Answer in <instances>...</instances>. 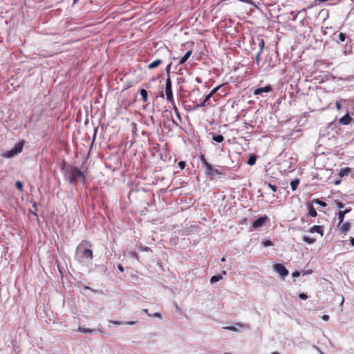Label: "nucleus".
I'll list each match as a JSON object with an SVG mask.
<instances>
[{
    "instance_id": "nucleus-1",
    "label": "nucleus",
    "mask_w": 354,
    "mask_h": 354,
    "mask_svg": "<svg viewBox=\"0 0 354 354\" xmlns=\"http://www.w3.org/2000/svg\"><path fill=\"white\" fill-rule=\"evenodd\" d=\"M90 243L87 241H82L77 247L75 257L78 259H86L91 260L93 259V252L89 248Z\"/></svg>"
},
{
    "instance_id": "nucleus-2",
    "label": "nucleus",
    "mask_w": 354,
    "mask_h": 354,
    "mask_svg": "<svg viewBox=\"0 0 354 354\" xmlns=\"http://www.w3.org/2000/svg\"><path fill=\"white\" fill-rule=\"evenodd\" d=\"M219 88L220 86H217L212 89V91L205 96V99L200 104H196L194 106V109H198L205 106H214L218 100V97L214 96V95L219 89Z\"/></svg>"
},
{
    "instance_id": "nucleus-3",
    "label": "nucleus",
    "mask_w": 354,
    "mask_h": 354,
    "mask_svg": "<svg viewBox=\"0 0 354 354\" xmlns=\"http://www.w3.org/2000/svg\"><path fill=\"white\" fill-rule=\"evenodd\" d=\"M68 178L71 184H75L78 182L84 183L85 180V176L84 174L77 167H71L68 171Z\"/></svg>"
},
{
    "instance_id": "nucleus-4",
    "label": "nucleus",
    "mask_w": 354,
    "mask_h": 354,
    "mask_svg": "<svg viewBox=\"0 0 354 354\" xmlns=\"http://www.w3.org/2000/svg\"><path fill=\"white\" fill-rule=\"evenodd\" d=\"M165 95H166L167 101L169 102H170L171 104H174V97H173L172 88H171V80L169 75L166 80Z\"/></svg>"
},
{
    "instance_id": "nucleus-5",
    "label": "nucleus",
    "mask_w": 354,
    "mask_h": 354,
    "mask_svg": "<svg viewBox=\"0 0 354 354\" xmlns=\"http://www.w3.org/2000/svg\"><path fill=\"white\" fill-rule=\"evenodd\" d=\"M273 268L282 277H285L288 274V270L282 264L276 263L274 265Z\"/></svg>"
},
{
    "instance_id": "nucleus-6",
    "label": "nucleus",
    "mask_w": 354,
    "mask_h": 354,
    "mask_svg": "<svg viewBox=\"0 0 354 354\" xmlns=\"http://www.w3.org/2000/svg\"><path fill=\"white\" fill-rule=\"evenodd\" d=\"M205 168V174L210 178V179H213L214 176L216 174H219L217 169H214L212 165L208 163L206 165L203 166Z\"/></svg>"
},
{
    "instance_id": "nucleus-7",
    "label": "nucleus",
    "mask_w": 354,
    "mask_h": 354,
    "mask_svg": "<svg viewBox=\"0 0 354 354\" xmlns=\"http://www.w3.org/2000/svg\"><path fill=\"white\" fill-rule=\"evenodd\" d=\"M353 120V119L352 117L349 115V113H347L345 115L338 120V123L342 125H348Z\"/></svg>"
},
{
    "instance_id": "nucleus-8",
    "label": "nucleus",
    "mask_w": 354,
    "mask_h": 354,
    "mask_svg": "<svg viewBox=\"0 0 354 354\" xmlns=\"http://www.w3.org/2000/svg\"><path fill=\"white\" fill-rule=\"evenodd\" d=\"M267 219H268V217L266 216H261V217L259 218L258 219H257L256 221H254L253 222V223H252L253 228H259V227H262L265 224Z\"/></svg>"
},
{
    "instance_id": "nucleus-9",
    "label": "nucleus",
    "mask_w": 354,
    "mask_h": 354,
    "mask_svg": "<svg viewBox=\"0 0 354 354\" xmlns=\"http://www.w3.org/2000/svg\"><path fill=\"white\" fill-rule=\"evenodd\" d=\"M271 91H272L271 86L268 85V86H266L265 87H261V88H256L254 91V95H261L263 93H268V92H270Z\"/></svg>"
},
{
    "instance_id": "nucleus-10",
    "label": "nucleus",
    "mask_w": 354,
    "mask_h": 354,
    "mask_svg": "<svg viewBox=\"0 0 354 354\" xmlns=\"http://www.w3.org/2000/svg\"><path fill=\"white\" fill-rule=\"evenodd\" d=\"M257 40L259 41V50L256 55V59L258 62L264 48L265 42L261 38H258Z\"/></svg>"
},
{
    "instance_id": "nucleus-11",
    "label": "nucleus",
    "mask_w": 354,
    "mask_h": 354,
    "mask_svg": "<svg viewBox=\"0 0 354 354\" xmlns=\"http://www.w3.org/2000/svg\"><path fill=\"white\" fill-rule=\"evenodd\" d=\"M309 232H310V233L317 232V233L320 234L321 236L324 235L322 227L320 226V225H314V226H313L309 230Z\"/></svg>"
},
{
    "instance_id": "nucleus-12",
    "label": "nucleus",
    "mask_w": 354,
    "mask_h": 354,
    "mask_svg": "<svg viewBox=\"0 0 354 354\" xmlns=\"http://www.w3.org/2000/svg\"><path fill=\"white\" fill-rule=\"evenodd\" d=\"M192 53V50L187 51L180 59L178 64L182 65L187 62Z\"/></svg>"
},
{
    "instance_id": "nucleus-13",
    "label": "nucleus",
    "mask_w": 354,
    "mask_h": 354,
    "mask_svg": "<svg viewBox=\"0 0 354 354\" xmlns=\"http://www.w3.org/2000/svg\"><path fill=\"white\" fill-rule=\"evenodd\" d=\"M350 228H351V223L349 222H346L340 226V231L343 234H346L348 232Z\"/></svg>"
},
{
    "instance_id": "nucleus-14",
    "label": "nucleus",
    "mask_w": 354,
    "mask_h": 354,
    "mask_svg": "<svg viewBox=\"0 0 354 354\" xmlns=\"http://www.w3.org/2000/svg\"><path fill=\"white\" fill-rule=\"evenodd\" d=\"M162 61L160 59H158L151 64H149L147 66L149 69H153L158 66H159L162 64Z\"/></svg>"
},
{
    "instance_id": "nucleus-15",
    "label": "nucleus",
    "mask_w": 354,
    "mask_h": 354,
    "mask_svg": "<svg viewBox=\"0 0 354 354\" xmlns=\"http://www.w3.org/2000/svg\"><path fill=\"white\" fill-rule=\"evenodd\" d=\"M308 214L310 216H311L312 217L317 216V212L312 204H309L308 205Z\"/></svg>"
},
{
    "instance_id": "nucleus-16",
    "label": "nucleus",
    "mask_w": 354,
    "mask_h": 354,
    "mask_svg": "<svg viewBox=\"0 0 354 354\" xmlns=\"http://www.w3.org/2000/svg\"><path fill=\"white\" fill-rule=\"evenodd\" d=\"M351 169L349 167L342 168L340 169L339 175L341 177L348 176L351 173Z\"/></svg>"
},
{
    "instance_id": "nucleus-17",
    "label": "nucleus",
    "mask_w": 354,
    "mask_h": 354,
    "mask_svg": "<svg viewBox=\"0 0 354 354\" xmlns=\"http://www.w3.org/2000/svg\"><path fill=\"white\" fill-rule=\"evenodd\" d=\"M23 147L24 144L22 142H17L12 149L18 154L22 151Z\"/></svg>"
},
{
    "instance_id": "nucleus-18",
    "label": "nucleus",
    "mask_w": 354,
    "mask_h": 354,
    "mask_svg": "<svg viewBox=\"0 0 354 354\" xmlns=\"http://www.w3.org/2000/svg\"><path fill=\"white\" fill-rule=\"evenodd\" d=\"M299 184V179L295 178L290 182V187L292 191H295Z\"/></svg>"
},
{
    "instance_id": "nucleus-19",
    "label": "nucleus",
    "mask_w": 354,
    "mask_h": 354,
    "mask_svg": "<svg viewBox=\"0 0 354 354\" xmlns=\"http://www.w3.org/2000/svg\"><path fill=\"white\" fill-rule=\"evenodd\" d=\"M140 95L142 96V100L144 102H147L148 99V93L145 89L140 90Z\"/></svg>"
},
{
    "instance_id": "nucleus-20",
    "label": "nucleus",
    "mask_w": 354,
    "mask_h": 354,
    "mask_svg": "<svg viewBox=\"0 0 354 354\" xmlns=\"http://www.w3.org/2000/svg\"><path fill=\"white\" fill-rule=\"evenodd\" d=\"M338 220H339V224L338 227L340 226L341 223H343L344 216H345V212H342V211H339L337 213Z\"/></svg>"
},
{
    "instance_id": "nucleus-21",
    "label": "nucleus",
    "mask_w": 354,
    "mask_h": 354,
    "mask_svg": "<svg viewBox=\"0 0 354 354\" xmlns=\"http://www.w3.org/2000/svg\"><path fill=\"white\" fill-rule=\"evenodd\" d=\"M212 140L216 142H222L224 137L222 135H213Z\"/></svg>"
},
{
    "instance_id": "nucleus-22",
    "label": "nucleus",
    "mask_w": 354,
    "mask_h": 354,
    "mask_svg": "<svg viewBox=\"0 0 354 354\" xmlns=\"http://www.w3.org/2000/svg\"><path fill=\"white\" fill-rule=\"evenodd\" d=\"M16 155H17V153L14 151L13 149H12L10 151H7L4 154V156L6 158H12V157L15 156Z\"/></svg>"
},
{
    "instance_id": "nucleus-23",
    "label": "nucleus",
    "mask_w": 354,
    "mask_h": 354,
    "mask_svg": "<svg viewBox=\"0 0 354 354\" xmlns=\"http://www.w3.org/2000/svg\"><path fill=\"white\" fill-rule=\"evenodd\" d=\"M16 155H17V153L14 151L13 149H12L10 151H7L4 154V156L6 158H12V157L15 156Z\"/></svg>"
},
{
    "instance_id": "nucleus-24",
    "label": "nucleus",
    "mask_w": 354,
    "mask_h": 354,
    "mask_svg": "<svg viewBox=\"0 0 354 354\" xmlns=\"http://www.w3.org/2000/svg\"><path fill=\"white\" fill-rule=\"evenodd\" d=\"M302 240L308 244H313L315 242V239L308 237L307 236H304L302 238Z\"/></svg>"
},
{
    "instance_id": "nucleus-25",
    "label": "nucleus",
    "mask_w": 354,
    "mask_h": 354,
    "mask_svg": "<svg viewBox=\"0 0 354 354\" xmlns=\"http://www.w3.org/2000/svg\"><path fill=\"white\" fill-rule=\"evenodd\" d=\"M256 160H257V157L255 155H251L249 158V159L247 161V163L249 165H253L255 164L256 162Z\"/></svg>"
},
{
    "instance_id": "nucleus-26",
    "label": "nucleus",
    "mask_w": 354,
    "mask_h": 354,
    "mask_svg": "<svg viewBox=\"0 0 354 354\" xmlns=\"http://www.w3.org/2000/svg\"><path fill=\"white\" fill-rule=\"evenodd\" d=\"M222 279V275L220 274V275H214V276H212L210 279V282L211 283H214L217 281H218L219 280H221Z\"/></svg>"
},
{
    "instance_id": "nucleus-27",
    "label": "nucleus",
    "mask_w": 354,
    "mask_h": 354,
    "mask_svg": "<svg viewBox=\"0 0 354 354\" xmlns=\"http://www.w3.org/2000/svg\"><path fill=\"white\" fill-rule=\"evenodd\" d=\"M93 330H93V329L86 328H83L81 326H80L78 328V331L83 333H91L93 332Z\"/></svg>"
},
{
    "instance_id": "nucleus-28",
    "label": "nucleus",
    "mask_w": 354,
    "mask_h": 354,
    "mask_svg": "<svg viewBox=\"0 0 354 354\" xmlns=\"http://www.w3.org/2000/svg\"><path fill=\"white\" fill-rule=\"evenodd\" d=\"M345 39H346V35H345V34H344V33L341 32V33H339V35H338V40H337V41H338L339 43H342V42H343V41H345Z\"/></svg>"
},
{
    "instance_id": "nucleus-29",
    "label": "nucleus",
    "mask_w": 354,
    "mask_h": 354,
    "mask_svg": "<svg viewBox=\"0 0 354 354\" xmlns=\"http://www.w3.org/2000/svg\"><path fill=\"white\" fill-rule=\"evenodd\" d=\"M200 160L201 161V163L203 166L206 165L207 164H208L209 162L206 160L205 158V156L203 154H201L200 156Z\"/></svg>"
},
{
    "instance_id": "nucleus-30",
    "label": "nucleus",
    "mask_w": 354,
    "mask_h": 354,
    "mask_svg": "<svg viewBox=\"0 0 354 354\" xmlns=\"http://www.w3.org/2000/svg\"><path fill=\"white\" fill-rule=\"evenodd\" d=\"M262 244L264 247L271 246L272 245V243L269 240H266L262 242Z\"/></svg>"
},
{
    "instance_id": "nucleus-31",
    "label": "nucleus",
    "mask_w": 354,
    "mask_h": 354,
    "mask_svg": "<svg viewBox=\"0 0 354 354\" xmlns=\"http://www.w3.org/2000/svg\"><path fill=\"white\" fill-rule=\"evenodd\" d=\"M15 186L19 190H21L23 188V184L21 181H17L15 183Z\"/></svg>"
},
{
    "instance_id": "nucleus-32",
    "label": "nucleus",
    "mask_w": 354,
    "mask_h": 354,
    "mask_svg": "<svg viewBox=\"0 0 354 354\" xmlns=\"http://www.w3.org/2000/svg\"><path fill=\"white\" fill-rule=\"evenodd\" d=\"M335 204H336V206L339 208V209H342L344 208V204L340 201H335Z\"/></svg>"
},
{
    "instance_id": "nucleus-33",
    "label": "nucleus",
    "mask_w": 354,
    "mask_h": 354,
    "mask_svg": "<svg viewBox=\"0 0 354 354\" xmlns=\"http://www.w3.org/2000/svg\"><path fill=\"white\" fill-rule=\"evenodd\" d=\"M172 104L173 109H174V111L176 112V115H178V117L179 118H180V114L178 113V110L175 104V102H174V104Z\"/></svg>"
},
{
    "instance_id": "nucleus-34",
    "label": "nucleus",
    "mask_w": 354,
    "mask_h": 354,
    "mask_svg": "<svg viewBox=\"0 0 354 354\" xmlns=\"http://www.w3.org/2000/svg\"><path fill=\"white\" fill-rule=\"evenodd\" d=\"M171 64L172 63L170 62L169 64H167L166 68H165V71H166V73L169 75V73H170V69H171Z\"/></svg>"
},
{
    "instance_id": "nucleus-35",
    "label": "nucleus",
    "mask_w": 354,
    "mask_h": 354,
    "mask_svg": "<svg viewBox=\"0 0 354 354\" xmlns=\"http://www.w3.org/2000/svg\"><path fill=\"white\" fill-rule=\"evenodd\" d=\"M178 165L181 169H183L186 165L184 161H180Z\"/></svg>"
},
{
    "instance_id": "nucleus-36",
    "label": "nucleus",
    "mask_w": 354,
    "mask_h": 354,
    "mask_svg": "<svg viewBox=\"0 0 354 354\" xmlns=\"http://www.w3.org/2000/svg\"><path fill=\"white\" fill-rule=\"evenodd\" d=\"M224 329L232 330V331L237 330V328H235L234 326H226V327H224Z\"/></svg>"
},
{
    "instance_id": "nucleus-37",
    "label": "nucleus",
    "mask_w": 354,
    "mask_h": 354,
    "mask_svg": "<svg viewBox=\"0 0 354 354\" xmlns=\"http://www.w3.org/2000/svg\"><path fill=\"white\" fill-rule=\"evenodd\" d=\"M316 203H318L319 205H320L322 207H326V203L324 201H319V200H316Z\"/></svg>"
},
{
    "instance_id": "nucleus-38",
    "label": "nucleus",
    "mask_w": 354,
    "mask_h": 354,
    "mask_svg": "<svg viewBox=\"0 0 354 354\" xmlns=\"http://www.w3.org/2000/svg\"><path fill=\"white\" fill-rule=\"evenodd\" d=\"M130 254H131V257H133V258H134V259H138V254H137V253H136V252H130Z\"/></svg>"
},
{
    "instance_id": "nucleus-39",
    "label": "nucleus",
    "mask_w": 354,
    "mask_h": 354,
    "mask_svg": "<svg viewBox=\"0 0 354 354\" xmlns=\"http://www.w3.org/2000/svg\"><path fill=\"white\" fill-rule=\"evenodd\" d=\"M299 298L301 299H306L308 298V296L305 293H301L299 294Z\"/></svg>"
},
{
    "instance_id": "nucleus-40",
    "label": "nucleus",
    "mask_w": 354,
    "mask_h": 354,
    "mask_svg": "<svg viewBox=\"0 0 354 354\" xmlns=\"http://www.w3.org/2000/svg\"><path fill=\"white\" fill-rule=\"evenodd\" d=\"M335 107L337 110H340L342 109L341 103L339 101H337L335 103Z\"/></svg>"
},
{
    "instance_id": "nucleus-41",
    "label": "nucleus",
    "mask_w": 354,
    "mask_h": 354,
    "mask_svg": "<svg viewBox=\"0 0 354 354\" xmlns=\"http://www.w3.org/2000/svg\"><path fill=\"white\" fill-rule=\"evenodd\" d=\"M151 317L161 318L162 315H161V314L160 313H156L151 315Z\"/></svg>"
},
{
    "instance_id": "nucleus-42",
    "label": "nucleus",
    "mask_w": 354,
    "mask_h": 354,
    "mask_svg": "<svg viewBox=\"0 0 354 354\" xmlns=\"http://www.w3.org/2000/svg\"><path fill=\"white\" fill-rule=\"evenodd\" d=\"M268 186L273 191V192H276L277 191V187L275 185H273L272 184H268Z\"/></svg>"
},
{
    "instance_id": "nucleus-43",
    "label": "nucleus",
    "mask_w": 354,
    "mask_h": 354,
    "mask_svg": "<svg viewBox=\"0 0 354 354\" xmlns=\"http://www.w3.org/2000/svg\"><path fill=\"white\" fill-rule=\"evenodd\" d=\"M292 275L293 277H297L300 275V273L298 271H295V272H292Z\"/></svg>"
},
{
    "instance_id": "nucleus-44",
    "label": "nucleus",
    "mask_w": 354,
    "mask_h": 354,
    "mask_svg": "<svg viewBox=\"0 0 354 354\" xmlns=\"http://www.w3.org/2000/svg\"><path fill=\"white\" fill-rule=\"evenodd\" d=\"M329 319V316L328 315H324L322 316V319L324 321H328Z\"/></svg>"
},
{
    "instance_id": "nucleus-45",
    "label": "nucleus",
    "mask_w": 354,
    "mask_h": 354,
    "mask_svg": "<svg viewBox=\"0 0 354 354\" xmlns=\"http://www.w3.org/2000/svg\"><path fill=\"white\" fill-rule=\"evenodd\" d=\"M143 312H145L146 314H147V315H148L149 317H151V315L149 313V312H148V310H147V309H144V310H143Z\"/></svg>"
},
{
    "instance_id": "nucleus-46",
    "label": "nucleus",
    "mask_w": 354,
    "mask_h": 354,
    "mask_svg": "<svg viewBox=\"0 0 354 354\" xmlns=\"http://www.w3.org/2000/svg\"><path fill=\"white\" fill-rule=\"evenodd\" d=\"M118 269H119V270L120 272H123L124 271V268L121 265L118 266Z\"/></svg>"
},
{
    "instance_id": "nucleus-47",
    "label": "nucleus",
    "mask_w": 354,
    "mask_h": 354,
    "mask_svg": "<svg viewBox=\"0 0 354 354\" xmlns=\"http://www.w3.org/2000/svg\"><path fill=\"white\" fill-rule=\"evenodd\" d=\"M111 322L114 324H116V325H120L121 324V322H118V321H111Z\"/></svg>"
},
{
    "instance_id": "nucleus-48",
    "label": "nucleus",
    "mask_w": 354,
    "mask_h": 354,
    "mask_svg": "<svg viewBox=\"0 0 354 354\" xmlns=\"http://www.w3.org/2000/svg\"><path fill=\"white\" fill-rule=\"evenodd\" d=\"M142 251H149L150 248L148 247H145L142 249Z\"/></svg>"
},
{
    "instance_id": "nucleus-49",
    "label": "nucleus",
    "mask_w": 354,
    "mask_h": 354,
    "mask_svg": "<svg viewBox=\"0 0 354 354\" xmlns=\"http://www.w3.org/2000/svg\"><path fill=\"white\" fill-rule=\"evenodd\" d=\"M351 244L354 247V238H351L350 239Z\"/></svg>"
},
{
    "instance_id": "nucleus-50",
    "label": "nucleus",
    "mask_w": 354,
    "mask_h": 354,
    "mask_svg": "<svg viewBox=\"0 0 354 354\" xmlns=\"http://www.w3.org/2000/svg\"><path fill=\"white\" fill-rule=\"evenodd\" d=\"M240 1L245 2V3H250V0H239Z\"/></svg>"
},
{
    "instance_id": "nucleus-51",
    "label": "nucleus",
    "mask_w": 354,
    "mask_h": 354,
    "mask_svg": "<svg viewBox=\"0 0 354 354\" xmlns=\"http://www.w3.org/2000/svg\"><path fill=\"white\" fill-rule=\"evenodd\" d=\"M351 211V209H346L344 211H342V212H345V214L348 213L349 212Z\"/></svg>"
},
{
    "instance_id": "nucleus-52",
    "label": "nucleus",
    "mask_w": 354,
    "mask_h": 354,
    "mask_svg": "<svg viewBox=\"0 0 354 354\" xmlns=\"http://www.w3.org/2000/svg\"><path fill=\"white\" fill-rule=\"evenodd\" d=\"M344 302V297H342V301L340 303V307H342V306L343 305Z\"/></svg>"
},
{
    "instance_id": "nucleus-53",
    "label": "nucleus",
    "mask_w": 354,
    "mask_h": 354,
    "mask_svg": "<svg viewBox=\"0 0 354 354\" xmlns=\"http://www.w3.org/2000/svg\"><path fill=\"white\" fill-rule=\"evenodd\" d=\"M128 324L129 325H133V324H135V322H129Z\"/></svg>"
},
{
    "instance_id": "nucleus-54",
    "label": "nucleus",
    "mask_w": 354,
    "mask_h": 354,
    "mask_svg": "<svg viewBox=\"0 0 354 354\" xmlns=\"http://www.w3.org/2000/svg\"><path fill=\"white\" fill-rule=\"evenodd\" d=\"M225 261H226V259H225V257H223V258L221 259V261H222V262H225Z\"/></svg>"
},
{
    "instance_id": "nucleus-55",
    "label": "nucleus",
    "mask_w": 354,
    "mask_h": 354,
    "mask_svg": "<svg viewBox=\"0 0 354 354\" xmlns=\"http://www.w3.org/2000/svg\"><path fill=\"white\" fill-rule=\"evenodd\" d=\"M222 274H226V272L225 271H222Z\"/></svg>"
},
{
    "instance_id": "nucleus-56",
    "label": "nucleus",
    "mask_w": 354,
    "mask_h": 354,
    "mask_svg": "<svg viewBox=\"0 0 354 354\" xmlns=\"http://www.w3.org/2000/svg\"><path fill=\"white\" fill-rule=\"evenodd\" d=\"M196 81H197L198 82H201V81H200L199 78H196Z\"/></svg>"
},
{
    "instance_id": "nucleus-57",
    "label": "nucleus",
    "mask_w": 354,
    "mask_h": 354,
    "mask_svg": "<svg viewBox=\"0 0 354 354\" xmlns=\"http://www.w3.org/2000/svg\"><path fill=\"white\" fill-rule=\"evenodd\" d=\"M237 325H238V326H241V327H242V326H243V325H241V324H237Z\"/></svg>"
},
{
    "instance_id": "nucleus-58",
    "label": "nucleus",
    "mask_w": 354,
    "mask_h": 354,
    "mask_svg": "<svg viewBox=\"0 0 354 354\" xmlns=\"http://www.w3.org/2000/svg\"><path fill=\"white\" fill-rule=\"evenodd\" d=\"M272 354H279V353H277V352H274V353H272Z\"/></svg>"
},
{
    "instance_id": "nucleus-59",
    "label": "nucleus",
    "mask_w": 354,
    "mask_h": 354,
    "mask_svg": "<svg viewBox=\"0 0 354 354\" xmlns=\"http://www.w3.org/2000/svg\"><path fill=\"white\" fill-rule=\"evenodd\" d=\"M339 181H336L335 182V184H339Z\"/></svg>"
}]
</instances>
